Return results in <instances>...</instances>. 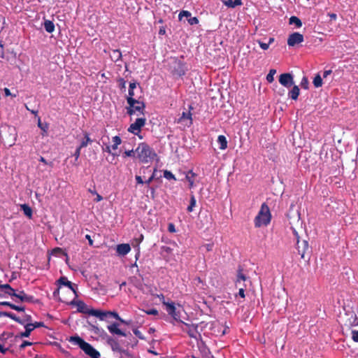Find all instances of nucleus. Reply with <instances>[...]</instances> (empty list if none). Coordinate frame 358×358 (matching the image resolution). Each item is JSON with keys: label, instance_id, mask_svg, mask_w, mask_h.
I'll use <instances>...</instances> for the list:
<instances>
[{"label": "nucleus", "instance_id": "obj_1", "mask_svg": "<svg viewBox=\"0 0 358 358\" xmlns=\"http://www.w3.org/2000/svg\"><path fill=\"white\" fill-rule=\"evenodd\" d=\"M70 341L78 345L83 352L91 358H101L100 352L96 350L91 344L85 341L78 336H71Z\"/></svg>", "mask_w": 358, "mask_h": 358}, {"label": "nucleus", "instance_id": "obj_2", "mask_svg": "<svg viewBox=\"0 0 358 358\" xmlns=\"http://www.w3.org/2000/svg\"><path fill=\"white\" fill-rule=\"evenodd\" d=\"M271 220V214L269 207L266 203H263L261 206L258 214L255 218L254 222L255 227H261L262 226H267Z\"/></svg>", "mask_w": 358, "mask_h": 358}, {"label": "nucleus", "instance_id": "obj_3", "mask_svg": "<svg viewBox=\"0 0 358 358\" xmlns=\"http://www.w3.org/2000/svg\"><path fill=\"white\" fill-rule=\"evenodd\" d=\"M136 152L139 160L143 163H148L156 156L155 152L147 143H140L136 149Z\"/></svg>", "mask_w": 358, "mask_h": 358}, {"label": "nucleus", "instance_id": "obj_4", "mask_svg": "<svg viewBox=\"0 0 358 358\" xmlns=\"http://www.w3.org/2000/svg\"><path fill=\"white\" fill-rule=\"evenodd\" d=\"M60 301L71 305H76L79 313L95 316L99 317L100 320H103V315H105L104 311L95 309H89L87 305L83 301H75L74 300H72L70 302L62 299H60Z\"/></svg>", "mask_w": 358, "mask_h": 358}, {"label": "nucleus", "instance_id": "obj_5", "mask_svg": "<svg viewBox=\"0 0 358 358\" xmlns=\"http://www.w3.org/2000/svg\"><path fill=\"white\" fill-rule=\"evenodd\" d=\"M106 343L110 347L113 352L118 353L120 355L130 357V353L129 352L128 350L122 348L120 345L119 338L108 336L106 338Z\"/></svg>", "mask_w": 358, "mask_h": 358}, {"label": "nucleus", "instance_id": "obj_6", "mask_svg": "<svg viewBox=\"0 0 358 358\" xmlns=\"http://www.w3.org/2000/svg\"><path fill=\"white\" fill-rule=\"evenodd\" d=\"M291 229L294 236V239L296 240V247L298 253L301 255V257L303 259L306 251L308 250V243L306 240L300 241L299 234L294 227H292Z\"/></svg>", "mask_w": 358, "mask_h": 358}, {"label": "nucleus", "instance_id": "obj_7", "mask_svg": "<svg viewBox=\"0 0 358 358\" xmlns=\"http://www.w3.org/2000/svg\"><path fill=\"white\" fill-rule=\"evenodd\" d=\"M192 110H193V107L189 106V109L186 111H183L181 116L176 120V122L184 127H190L193 123L192 114L191 113Z\"/></svg>", "mask_w": 358, "mask_h": 358}, {"label": "nucleus", "instance_id": "obj_8", "mask_svg": "<svg viewBox=\"0 0 358 358\" xmlns=\"http://www.w3.org/2000/svg\"><path fill=\"white\" fill-rule=\"evenodd\" d=\"M145 104L143 101L136 100V103H133L132 106L127 107V112L129 115H132L138 113L137 115H144Z\"/></svg>", "mask_w": 358, "mask_h": 358}, {"label": "nucleus", "instance_id": "obj_9", "mask_svg": "<svg viewBox=\"0 0 358 358\" xmlns=\"http://www.w3.org/2000/svg\"><path fill=\"white\" fill-rule=\"evenodd\" d=\"M180 322L182 324L180 328L184 332H186L189 337L196 338L197 334H199L198 324H188L182 321H180Z\"/></svg>", "mask_w": 358, "mask_h": 358}, {"label": "nucleus", "instance_id": "obj_10", "mask_svg": "<svg viewBox=\"0 0 358 358\" xmlns=\"http://www.w3.org/2000/svg\"><path fill=\"white\" fill-rule=\"evenodd\" d=\"M146 119L145 117H139L136 121L131 124L128 129V131L135 135H138L143 127L145 124Z\"/></svg>", "mask_w": 358, "mask_h": 358}, {"label": "nucleus", "instance_id": "obj_11", "mask_svg": "<svg viewBox=\"0 0 358 358\" xmlns=\"http://www.w3.org/2000/svg\"><path fill=\"white\" fill-rule=\"evenodd\" d=\"M57 284L59 285L58 288L53 292L54 296H56L59 294V289L61 287V285H64L67 287L69 289V291L73 292V294L76 296V291L73 287V284L71 282L69 281L68 279L66 277H61L59 278V280L57 281Z\"/></svg>", "mask_w": 358, "mask_h": 358}, {"label": "nucleus", "instance_id": "obj_12", "mask_svg": "<svg viewBox=\"0 0 358 358\" xmlns=\"http://www.w3.org/2000/svg\"><path fill=\"white\" fill-rule=\"evenodd\" d=\"M304 40L303 34L299 32H294L289 35L287 38V45L289 47H294L301 43Z\"/></svg>", "mask_w": 358, "mask_h": 358}, {"label": "nucleus", "instance_id": "obj_13", "mask_svg": "<svg viewBox=\"0 0 358 358\" xmlns=\"http://www.w3.org/2000/svg\"><path fill=\"white\" fill-rule=\"evenodd\" d=\"M107 329L111 334H116L124 337L132 338V334L130 332L125 333L123 331H122L119 328V324L117 322H113L110 324L107 327Z\"/></svg>", "mask_w": 358, "mask_h": 358}, {"label": "nucleus", "instance_id": "obj_14", "mask_svg": "<svg viewBox=\"0 0 358 358\" xmlns=\"http://www.w3.org/2000/svg\"><path fill=\"white\" fill-rule=\"evenodd\" d=\"M279 83L284 87L289 88L294 85V78L291 73H282L279 77Z\"/></svg>", "mask_w": 358, "mask_h": 358}, {"label": "nucleus", "instance_id": "obj_15", "mask_svg": "<svg viewBox=\"0 0 358 358\" xmlns=\"http://www.w3.org/2000/svg\"><path fill=\"white\" fill-rule=\"evenodd\" d=\"M163 304L166 306V311L168 314L170 315L175 320L180 322V314L176 311L174 303L163 301Z\"/></svg>", "mask_w": 358, "mask_h": 358}, {"label": "nucleus", "instance_id": "obj_16", "mask_svg": "<svg viewBox=\"0 0 358 358\" xmlns=\"http://www.w3.org/2000/svg\"><path fill=\"white\" fill-rule=\"evenodd\" d=\"M136 86H137V83L136 82L131 83L129 84L128 96L127 97V103L131 106H132L133 103H136V100H137L135 98V93H134V89L136 88Z\"/></svg>", "mask_w": 358, "mask_h": 358}, {"label": "nucleus", "instance_id": "obj_17", "mask_svg": "<svg viewBox=\"0 0 358 358\" xmlns=\"http://www.w3.org/2000/svg\"><path fill=\"white\" fill-rule=\"evenodd\" d=\"M126 340L119 339V343L122 348H126L128 350L129 346L131 348L135 347L138 344V340L136 339L133 336L132 338L126 337Z\"/></svg>", "mask_w": 358, "mask_h": 358}, {"label": "nucleus", "instance_id": "obj_18", "mask_svg": "<svg viewBox=\"0 0 358 358\" xmlns=\"http://www.w3.org/2000/svg\"><path fill=\"white\" fill-rule=\"evenodd\" d=\"M349 317L346 320L345 325L348 327H357L358 326V318L355 313H351L348 315Z\"/></svg>", "mask_w": 358, "mask_h": 358}, {"label": "nucleus", "instance_id": "obj_19", "mask_svg": "<svg viewBox=\"0 0 358 358\" xmlns=\"http://www.w3.org/2000/svg\"><path fill=\"white\" fill-rule=\"evenodd\" d=\"M116 250L118 255L124 256L130 252L131 247L128 243H122L117 245Z\"/></svg>", "mask_w": 358, "mask_h": 358}, {"label": "nucleus", "instance_id": "obj_20", "mask_svg": "<svg viewBox=\"0 0 358 358\" xmlns=\"http://www.w3.org/2000/svg\"><path fill=\"white\" fill-rule=\"evenodd\" d=\"M15 297L18 298L22 302H34V297L31 295H27L24 291H20Z\"/></svg>", "mask_w": 358, "mask_h": 358}, {"label": "nucleus", "instance_id": "obj_21", "mask_svg": "<svg viewBox=\"0 0 358 358\" xmlns=\"http://www.w3.org/2000/svg\"><path fill=\"white\" fill-rule=\"evenodd\" d=\"M105 315H103V320L108 317H112L117 320H119L121 323L129 324V322L126 321L121 318L117 312H111V311H104Z\"/></svg>", "mask_w": 358, "mask_h": 358}, {"label": "nucleus", "instance_id": "obj_22", "mask_svg": "<svg viewBox=\"0 0 358 358\" xmlns=\"http://www.w3.org/2000/svg\"><path fill=\"white\" fill-rule=\"evenodd\" d=\"M157 171V169H154L153 170V172L152 173V175L150 176V177L146 180L145 181H143V178L141 176H136L135 177V179L136 180V182L138 184H141V185H143L144 183L147 184L148 185H149L152 181L155 179V172Z\"/></svg>", "mask_w": 358, "mask_h": 358}, {"label": "nucleus", "instance_id": "obj_23", "mask_svg": "<svg viewBox=\"0 0 358 358\" xmlns=\"http://www.w3.org/2000/svg\"><path fill=\"white\" fill-rule=\"evenodd\" d=\"M222 3L228 8H235L243 4L242 0H222Z\"/></svg>", "mask_w": 358, "mask_h": 358}, {"label": "nucleus", "instance_id": "obj_24", "mask_svg": "<svg viewBox=\"0 0 358 358\" xmlns=\"http://www.w3.org/2000/svg\"><path fill=\"white\" fill-rule=\"evenodd\" d=\"M37 125L43 131L41 135L43 136H47L48 130V124L47 122H42L41 117H38Z\"/></svg>", "mask_w": 358, "mask_h": 358}, {"label": "nucleus", "instance_id": "obj_25", "mask_svg": "<svg viewBox=\"0 0 358 358\" xmlns=\"http://www.w3.org/2000/svg\"><path fill=\"white\" fill-rule=\"evenodd\" d=\"M1 287V289H3L5 294L10 296H17V293L15 292V289L11 287V286L9 284H3Z\"/></svg>", "mask_w": 358, "mask_h": 358}, {"label": "nucleus", "instance_id": "obj_26", "mask_svg": "<svg viewBox=\"0 0 358 358\" xmlns=\"http://www.w3.org/2000/svg\"><path fill=\"white\" fill-rule=\"evenodd\" d=\"M196 176V173L192 171H189L185 176V179L189 182V187L190 189L193 188L194 186V178Z\"/></svg>", "mask_w": 358, "mask_h": 358}, {"label": "nucleus", "instance_id": "obj_27", "mask_svg": "<svg viewBox=\"0 0 358 358\" xmlns=\"http://www.w3.org/2000/svg\"><path fill=\"white\" fill-rule=\"evenodd\" d=\"M20 208L23 210L24 214L27 217H29V219L32 218L33 210H32L31 208L28 204H26V203L21 204Z\"/></svg>", "mask_w": 358, "mask_h": 358}, {"label": "nucleus", "instance_id": "obj_28", "mask_svg": "<svg viewBox=\"0 0 358 358\" xmlns=\"http://www.w3.org/2000/svg\"><path fill=\"white\" fill-rule=\"evenodd\" d=\"M91 143H92V140L90 138V134L87 132H85L84 138L82 139L79 147L80 148H85Z\"/></svg>", "mask_w": 358, "mask_h": 358}, {"label": "nucleus", "instance_id": "obj_29", "mask_svg": "<svg viewBox=\"0 0 358 358\" xmlns=\"http://www.w3.org/2000/svg\"><path fill=\"white\" fill-rule=\"evenodd\" d=\"M110 57L114 62H117L122 58V52L120 50H113L110 54Z\"/></svg>", "mask_w": 358, "mask_h": 358}, {"label": "nucleus", "instance_id": "obj_30", "mask_svg": "<svg viewBox=\"0 0 358 358\" xmlns=\"http://www.w3.org/2000/svg\"><path fill=\"white\" fill-rule=\"evenodd\" d=\"M300 90L297 85H294L292 90L289 92V97L293 100H296L299 95Z\"/></svg>", "mask_w": 358, "mask_h": 358}, {"label": "nucleus", "instance_id": "obj_31", "mask_svg": "<svg viewBox=\"0 0 358 358\" xmlns=\"http://www.w3.org/2000/svg\"><path fill=\"white\" fill-rule=\"evenodd\" d=\"M217 143L220 144V150H225L227 148V141L224 135L218 136Z\"/></svg>", "mask_w": 358, "mask_h": 358}, {"label": "nucleus", "instance_id": "obj_32", "mask_svg": "<svg viewBox=\"0 0 358 358\" xmlns=\"http://www.w3.org/2000/svg\"><path fill=\"white\" fill-rule=\"evenodd\" d=\"M44 28L48 33H52L55 30V24L50 20H45L44 22Z\"/></svg>", "mask_w": 358, "mask_h": 358}, {"label": "nucleus", "instance_id": "obj_33", "mask_svg": "<svg viewBox=\"0 0 358 358\" xmlns=\"http://www.w3.org/2000/svg\"><path fill=\"white\" fill-rule=\"evenodd\" d=\"M290 24H295L297 28H300L302 26L301 20L296 16H292L289 20Z\"/></svg>", "mask_w": 358, "mask_h": 358}, {"label": "nucleus", "instance_id": "obj_34", "mask_svg": "<svg viewBox=\"0 0 358 358\" xmlns=\"http://www.w3.org/2000/svg\"><path fill=\"white\" fill-rule=\"evenodd\" d=\"M32 326V323H29L25 325V331L21 333V337H29L31 332L34 330Z\"/></svg>", "mask_w": 358, "mask_h": 358}, {"label": "nucleus", "instance_id": "obj_35", "mask_svg": "<svg viewBox=\"0 0 358 358\" xmlns=\"http://www.w3.org/2000/svg\"><path fill=\"white\" fill-rule=\"evenodd\" d=\"M247 277L243 273V268L239 266L238 269L237 280L236 282V285L240 283L241 280L245 281Z\"/></svg>", "mask_w": 358, "mask_h": 358}, {"label": "nucleus", "instance_id": "obj_36", "mask_svg": "<svg viewBox=\"0 0 358 358\" xmlns=\"http://www.w3.org/2000/svg\"><path fill=\"white\" fill-rule=\"evenodd\" d=\"M143 240V235L140 234L138 237L134 238L132 241V245L134 248H137V250L139 251V245Z\"/></svg>", "mask_w": 358, "mask_h": 358}, {"label": "nucleus", "instance_id": "obj_37", "mask_svg": "<svg viewBox=\"0 0 358 358\" xmlns=\"http://www.w3.org/2000/svg\"><path fill=\"white\" fill-rule=\"evenodd\" d=\"M313 83L315 87H321L322 85V79L321 76L319 74L316 75Z\"/></svg>", "mask_w": 358, "mask_h": 358}, {"label": "nucleus", "instance_id": "obj_38", "mask_svg": "<svg viewBox=\"0 0 358 358\" xmlns=\"http://www.w3.org/2000/svg\"><path fill=\"white\" fill-rule=\"evenodd\" d=\"M113 145H112V148L113 150H116L117 149L118 145L121 144L122 140L120 137H119L118 136H115L113 137Z\"/></svg>", "mask_w": 358, "mask_h": 358}, {"label": "nucleus", "instance_id": "obj_39", "mask_svg": "<svg viewBox=\"0 0 358 358\" xmlns=\"http://www.w3.org/2000/svg\"><path fill=\"white\" fill-rule=\"evenodd\" d=\"M275 73H276V70L271 69L269 73L267 74V76H266V80L269 83H271L274 80L273 76L275 74Z\"/></svg>", "mask_w": 358, "mask_h": 358}, {"label": "nucleus", "instance_id": "obj_40", "mask_svg": "<svg viewBox=\"0 0 358 358\" xmlns=\"http://www.w3.org/2000/svg\"><path fill=\"white\" fill-rule=\"evenodd\" d=\"M164 177L166 178L168 180H176V178L175 176L169 171H164Z\"/></svg>", "mask_w": 358, "mask_h": 358}, {"label": "nucleus", "instance_id": "obj_41", "mask_svg": "<svg viewBox=\"0 0 358 358\" xmlns=\"http://www.w3.org/2000/svg\"><path fill=\"white\" fill-rule=\"evenodd\" d=\"M8 317L13 320L14 321L20 323V324H23L24 322L18 317H17L14 313H8V315H7Z\"/></svg>", "mask_w": 358, "mask_h": 358}, {"label": "nucleus", "instance_id": "obj_42", "mask_svg": "<svg viewBox=\"0 0 358 358\" xmlns=\"http://www.w3.org/2000/svg\"><path fill=\"white\" fill-rule=\"evenodd\" d=\"M191 13L188 10H182L179 15H178V18L180 20H182V17H186L187 18H189L191 17Z\"/></svg>", "mask_w": 358, "mask_h": 358}, {"label": "nucleus", "instance_id": "obj_43", "mask_svg": "<svg viewBox=\"0 0 358 358\" xmlns=\"http://www.w3.org/2000/svg\"><path fill=\"white\" fill-rule=\"evenodd\" d=\"M117 82L119 83L120 90L124 91L126 89V80L124 78H120L117 80Z\"/></svg>", "mask_w": 358, "mask_h": 358}, {"label": "nucleus", "instance_id": "obj_44", "mask_svg": "<svg viewBox=\"0 0 358 358\" xmlns=\"http://www.w3.org/2000/svg\"><path fill=\"white\" fill-rule=\"evenodd\" d=\"M187 20L191 25L197 24L199 23V19L196 17H190Z\"/></svg>", "mask_w": 358, "mask_h": 358}, {"label": "nucleus", "instance_id": "obj_45", "mask_svg": "<svg viewBox=\"0 0 358 358\" xmlns=\"http://www.w3.org/2000/svg\"><path fill=\"white\" fill-rule=\"evenodd\" d=\"M301 86L304 89H308V80L306 77H303L301 82Z\"/></svg>", "mask_w": 358, "mask_h": 358}, {"label": "nucleus", "instance_id": "obj_46", "mask_svg": "<svg viewBox=\"0 0 358 358\" xmlns=\"http://www.w3.org/2000/svg\"><path fill=\"white\" fill-rule=\"evenodd\" d=\"M144 312L148 315H158V310L155 308H151L147 310H144Z\"/></svg>", "mask_w": 358, "mask_h": 358}, {"label": "nucleus", "instance_id": "obj_47", "mask_svg": "<svg viewBox=\"0 0 358 358\" xmlns=\"http://www.w3.org/2000/svg\"><path fill=\"white\" fill-rule=\"evenodd\" d=\"M262 49L266 50L269 48V43L262 42L261 41H257Z\"/></svg>", "mask_w": 358, "mask_h": 358}, {"label": "nucleus", "instance_id": "obj_48", "mask_svg": "<svg viewBox=\"0 0 358 358\" xmlns=\"http://www.w3.org/2000/svg\"><path fill=\"white\" fill-rule=\"evenodd\" d=\"M32 345V343L29 342V341H24L22 344L20 345V348L21 350H23L27 346H30Z\"/></svg>", "mask_w": 358, "mask_h": 358}, {"label": "nucleus", "instance_id": "obj_49", "mask_svg": "<svg viewBox=\"0 0 358 358\" xmlns=\"http://www.w3.org/2000/svg\"><path fill=\"white\" fill-rule=\"evenodd\" d=\"M196 203V200L194 194H191L189 205L192 207H194Z\"/></svg>", "mask_w": 358, "mask_h": 358}, {"label": "nucleus", "instance_id": "obj_50", "mask_svg": "<svg viewBox=\"0 0 358 358\" xmlns=\"http://www.w3.org/2000/svg\"><path fill=\"white\" fill-rule=\"evenodd\" d=\"M82 148H80V147L78 146L77 148V149L76 150L74 154H73V156L75 157V160L77 161L78 159V158L80 157V150H81Z\"/></svg>", "mask_w": 358, "mask_h": 358}, {"label": "nucleus", "instance_id": "obj_51", "mask_svg": "<svg viewBox=\"0 0 358 358\" xmlns=\"http://www.w3.org/2000/svg\"><path fill=\"white\" fill-rule=\"evenodd\" d=\"M134 334L138 337L140 339H144V336L142 333L137 329L133 330Z\"/></svg>", "mask_w": 358, "mask_h": 358}, {"label": "nucleus", "instance_id": "obj_52", "mask_svg": "<svg viewBox=\"0 0 358 358\" xmlns=\"http://www.w3.org/2000/svg\"><path fill=\"white\" fill-rule=\"evenodd\" d=\"M245 285H243V286L242 287H240L239 288V290H238V295L241 297V298H245Z\"/></svg>", "mask_w": 358, "mask_h": 358}, {"label": "nucleus", "instance_id": "obj_53", "mask_svg": "<svg viewBox=\"0 0 358 358\" xmlns=\"http://www.w3.org/2000/svg\"><path fill=\"white\" fill-rule=\"evenodd\" d=\"M3 92L5 93V96H11L12 97H15L16 96V94H13L10 92V90L7 87H5L3 89Z\"/></svg>", "mask_w": 358, "mask_h": 358}, {"label": "nucleus", "instance_id": "obj_54", "mask_svg": "<svg viewBox=\"0 0 358 358\" xmlns=\"http://www.w3.org/2000/svg\"><path fill=\"white\" fill-rule=\"evenodd\" d=\"M352 338L355 342H358V331H352Z\"/></svg>", "mask_w": 358, "mask_h": 358}, {"label": "nucleus", "instance_id": "obj_55", "mask_svg": "<svg viewBox=\"0 0 358 358\" xmlns=\"http://www.w3.org/2000/svg\"><path fill=\"white\" fill-rule=\"evenodd\" d=\"M12 309H13L15 310H17L18 312H23V311H24V307H23V306H16L15 304L13 305Z\"/></svg>", "mask_w": 358, "mask_h": 358}, {"label": "nucleus", "instance_id": "obj_56", "mask_svg": "<svg viewBox=\"0 0 358 358\" xmlns=\"http://www.w3.org/2000/svg\"><path fill=\"white\" fill-rule=\"evenodd\" d=\"M33 329L38 327H44V323L43 322H36L35 323H32Z\"/></svg>", "mask_w": 358, "mask_h": 358}, {"label": "nucleus", "instance_id": "obj_57", "mask_svg": "<svg viewBox=\"0 0 358 358\" xmlns=\"http://www.w3.org/2000/svg\"><path fill=\"white\" fill-rule=\"evenodd\" d=\"M178 65L180 66V67L182 66V65L180 64H178ZM174 74L178 75L179 76H182L185 74V71H184V69L180 68V70L174 71Z\"/></svg>", "mask_w": 358, "mask_h": 358}, {"label": "nucleus", "instance_id": "obj_58", "mask_svg": "<svg viewBox=\"0 0 358 358\" xmlns=\"http://www.w3.org/2000/svg\"><path fill=\"white\" fill-rule=\"evenodd\" d=\"M39 161L43 162L45 164L49 165L50 167L53 166V162H48L43 157H41L39 159Z\"/></svg>", "mask_w": 358, "mask_h": 358}, {"label": "nucleus", "instance_id": "obj_59", "mask_svg": "<svg viewBox=\"0 0 358 358\" xmlns=\"http://www.w3.org/2000/svg\"><path fill=\"white\" fill-rule=\"evenodd\" d=\"M168 231L171 233L176 232V227L173 223H169L168 225Z\"/></svg>", "mask_w": 358, "mask_h": 358}, {"label": "nucleus", "instance_id": "obj_60", "mask_svg": "<svg viewBox=\"0 0 358 358\" xmlns=\"http://www.w3.org/2000/svg\"><path fill=\"white\" fill-rule=\"evenodd\" d=\"M13 305V303H11L10 302L8 301H0V306H8L10 308H12Z\"/></svg>", "mask_w": 358, "mask_h": 358}, {"label": "nucleus", "instance_id": "obj_61", "mask_svg": "<svg viewBox=\"0 0 358 358\" xmlns=\"http://www.w3.org/2000/svg\"><path fill=\"white\" fill-rule=\"evenodd\" d=\"M124 155L126 157H132L134 156V152L133 150H127L124 152Z\"/></svg>", "mask_w": 358, "mask_h": 358}, {"label": "nucleus", "instance_id": "obj_62", "mask_svg": "<svg viewBox=\"0 0 358 358\" xmlns=\"http://www.w3.org/2000/svg\"><path fill=\"white\" fill-rule=\"evenodd\" d=\"M162 250L167 253H171L172 252V249L168 246H162Z\"/></svg>", "mask_w": 358, "mask_h": 358}, {"label": "nucleus", "instance_id": "obj_63", "mask_svg": "<svg viewBox=\"0 0 358 358\" xmlns=\"http://www.w3.org/2000/svg\"><path fill=\"white\" fill-rule=\"evenodd\" d=\"M332 73L331 70H326L323 73V77L327 78L329 75H330Z\"/></svg>", "mask_w": 358, "mask_h": 358}, {"label": "nucleus", "instance_id": "obj_64", "mask_svg": "<svg viewBox=\"0 0 358 358\" xmlns=\"http://www.w3.org/2000/svg\"><path fill=\"white\" fill-rule=\"evenodd\" d=\"M165 33H166L165 27H160V29L159 30V35H164Z\"/></svg>", "mask_w": 358, "mask_h": 358}]
</instances>
